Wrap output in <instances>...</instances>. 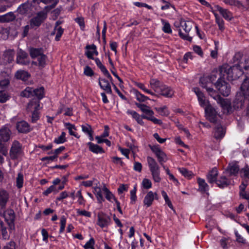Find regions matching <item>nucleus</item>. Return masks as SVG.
Returning a JSON list of instances; mask_svg holds the SVG:
<instances>
[{"label": "nucleus", "instance_id": "f257e3e1", "mask_svg": "<svg viewBox=\"0 0 249 249\" xmlns=\"http://www.w3.org/2000/svg\"><path fill=\"white\" fill-rule=\"evenodd\" d=\"M200 82L201 87L205 89L209 94L217 101V103L220 105L225 111L229 112L231 111V102L228 99H223L217 94L216 91L212 87V83L208 78H201Z\"/></svg>", "mask_w": 249, "mask_h": 249}, {"label": "nucleus", "instance_id": "f03ea898", "mask_svg": "<svg viewBox=\"0 0 249 249\" xmlns=\"http://www.w3.org/2000/svg\"><path fill=\"white\" fill-rule=\"evenodd\" d=\"M147 161L153 180L155 182H160L161 181L160 167L157 162L151 157L147 158Z\"/></svg>", "mask_w": 249, "mask_h": 249}, {"label": "nucleus", "instance_id": "7ed1b4c3", "mask_svg": "<svg viewBox=\"0 0 249 249\" xmlns=\"http://www.w3.org/2000/svg\"><path fill=\"white\" fill-rule=\"evenodd\" d=\"M241 68V66L240 65H234L231 67L229 66L224 67V71L227 75V78L231 81L238 78L243 73Z\"/></svg>", "mask_w": 249, "mask_h": 249}, {"label": "nucleus", "instance_id": "20e7f679", "mask_svg": "<svg viewBox=\"0 0 249 249\" xmlns=\"http://www.w3.org/2000/svg\"><path fill=\"white\" fill-rule=\"evenodd\" d=\"M180 27L185 31V33H182L181 29H179V36L184 40L191 41L192 40V37L189 36L188 33L193 27V22L192 21L181 20L180 22Z\"/></svg>", "mask_w": 249, "mask_h": 249}, {"label": "nucleus", "instance_id": "39448f33", "mask_svg": "<svg viewBox=\"0 0 249 249\" xmlns=\"http://www.w3.org/2000/svg\"><path fill=\"white\" fill-rule=\"evenodd\" d=\"M23 154L22 144L18 141L13 142L10 148L9 154L12 160L17 159Z\"/></svg>", "mask_w": 249, "mask_h": 249}, {"label": "nucleus", "instance_id": "423d86ee", "mask_svg": "<svg viewBox=\"0 0 249 249\" xmlns=\"http://www.w3.org/2000/svg\"><path fill=\"white\" fill-rule=\"evenodd\" d=\"M150 147L152 151L156 156L160 164L161 165H163L168 160L166 154L161 149L158 145L150 146Z\"/></svg>", "mask_w": 249, "mask_h": 249}, {"label": "nucleus", "instance_id": "0eeeda50", "mask_svg": "<svg viewBox=\"0 0 249 249\" xmlns=\"http://www.w3.org/2000/svg\"><path fill=\"white\" fill-rule=\"evenodd\" d=\"M215 86L219 92L224 96H228L231 92L230 85L221 79H218Z\"/></svg>", "mask_w": 249, "mask_h": 249}, {"label": "nucleus", "instance_id": "6e6552de", "mask_svg": "<svg viewBox=\"0 0 249 249\" xmlns=\"http://www.w3.org/2000/svg\"><path fill=\"white\" fill-rule=\"evenodd\" d=\"M46 18V14L43 12H40L37 15L30 20V24L31 28L39 27Z\"/></svg>", "mask_w": 249, "mask_h": 249}, {"label": "nucleus", "instance_id": "1a4fd4ad", "mask_svg": "<svg viewBox=\"0 0 249 249\" xmlns=\"http://www.w3.org/2000/svg\"><path fill=\"white\" fill-rule=\"evenodd\" d=\"M155 199H158V194L151 191L148 192L143 198V205L147 208L150 207Z\"/></svg>", "mask_w": 249, "mask_h": 249}, {"label": "nucleus", "instance_id": "9d476101", "mask_svg": "<svg viewBox=\"0 0 249 249\" xmlns=\"http://www.w3.org/2000/svg\"><path fill=\"white\" fill-rule=\"evenodd\" d=\"M97 224L102 228L107 227L111 223V218L105 213H101L97 216Z\"/></svg>", "mask_w": 249, "mask_h": 249}, {"label": "nucleus", "instance_id": "9b49d317", "mask_svg": "<svg viewBox=\"0 0 249 249\" xmlns=\"http://www.w3.org/2000/svg\"><path fill=\"white\" fill-rule=\"evenodd\" d=\"M136 106L139 107L141 110L145 115H142V117L148 120V117L151 118L154 115V111L151 109L150 107L146 105L136 103Z\"/></svg>", "mask_w": 249, "mask_h": 249}, {"label": "nucleus", "instance_id": "f8f14e48", "mask_svg": "<svg viewBox=\"0 0 249 249\" xmlns=\"http://www.w3.org/2000/svg\"><path fill=\"white\" fill-rule=\"evenodd\" d=\"M9 198V193L5 190L0 188V214L5 209Z\"/></svg>", "mask_w": 249, "mask_h": 249}, {"label": "nucleus", "instance_id": "ddd939ff", "mask_svg": "<svg viewBox=\"0 0 249 249\" xmlns=\"http://www.w3.org/2000/svg\"><path fill=\"white\" fill-rule=\"evenodd\" d=\"M205 115L207 119L211 122L214 123L216 121L217 112L216 110L210 104L204 108Z\"/></svg>", "mask_w": 249, "mask_h": 249}, {"label": "nucleus", "instance_id": "4468645a", "mask_svg": "<svg viewBox=\"0 0 249 249\" xmlns=\"http://www.w3.org/2000/svg\"><path fill=\"white\" fill-rule=\"evenodd\" d=\"M197 96L199 105L204 108L210 105L209 101L205 99L203 93L197 88H194L193 89Z\"/></svg>", "mask_w": 249, "mask_h": 249}, {"label": "nucleus", "instance_id": "2eb2a0df", "mask_svg": "<svg viewBox=\"0 0 249 249\" xmlns=\"http://www.w3.org/2000/svg\"><path fill=\"white\" fill-rule=\"evenodd\" d=\"M28 54L24 51L20 49L18 53L16 62L18 64L23 65H27L29 64V61L27 59Z\"/></svg>", "mask_w": 249, "mask_h": 249}, {"label": "nucleus", "instance_id": "dca6fc26", "mask_svg": "<svg viewBox=\"0 0 249 249\" xmlns=\"http://www.w3.org/2000/svg\"><path fill=\"white\" fill-rule=\"evenodd\" d=\"M32 8V4L29 2H27L21 4L18 7L17 11L21 15H28V16H29L31 14Z\"/></svg>", "mask_w": 249, "mask_h": 249}, {"label": "nucleus", "instance_id": "f3484780", "mask_svg": "<svg viewBox=\"0 0 249 249\" xmlns=\"http://www.w3.org/2000/svg\"><path fill=\"white\" fill-rule=\"evenodd\" d=\"M158 93L166 98H171L174 94V91L171 87L163 85Z\"/></svg>", "mask_w": 249, "mask_h": 249}, {"label": "nucleus", "instance_id": "a211bd4d", "mask_svg": "<svg viewBox=\"0 0 249 249\" xmlns=\"http://www.w3.org/2000/svg\"><path fill=\"white\" fill-rule=\"evenodd\" d=\"M11 135V131L6 125L2 126L0 129V139H2L3 142H8L10 139Z\"/></svg>", "mask_w": 249, "mask_h": 249}, {"label": "nucleus", "instance_id": "6ab92c4d", "mask_svg": "<svg viewBox=\"0 0 249 249\" xmlns=\"http://www.w3.org/2000/svg\"><path fill=\"white\" fill-rule=\"evenodd\" d=\"M227 175L224 173L218 179L216 180L215 182L219 187L223 188L231 184V180L226 177Z\"/></svg>", "mask_w": 249, "mask_h": 249}, {"label": "nucleus", "instance_id": "aec40b11", "mask_svg": "<svg viewBox=\"0 0 249 249\" xmlns=\"http://www.w3.org/2000/svg\"><path fill=\"white\" fill-rule=\"evenodd\" d=\"M239 171V168L237 163L232 162L229 164L228 169L224 172L225 174L236 176Z\"/></svg>", "mask_w": 249, "mask_h": 249}, {"label": "nucleus", "instance_id": "412c9836", "mask_svg": "<svg viewBox=\"0 0 249 249\" xmlns=\"http://www.w3.org/2000/svg\"><path fill=\"white\" fill-rule=\"evenodd\" d=\"M99 84L100 88L105 90L107 93L112 94L111 86L108 80L105 79L99 78Z\"/></svg>", "mask_w": 249, "mask_h": 249}, {"label": "nucleus", "instance_id": "4be33fe9", "mask_svg": "<svg viewBox=\"0 0 249 249\" xmlns=\"http://www.w3.org/2000/svg\"><path fill=\"white\" fill-rule=\"evenodd\" d=\"M215 7L226 20H231L233 18L232 13L228 9H224L218 5Z\"/></svg>", "mask_w": 249, "mask_h": 249}, {"label": "nucleus", "instance_id": "5701e85b", "mask_svg": "<svg viewBox=\"0 0 249 249\" xmlns=\"http://www.w3.org/2000/svg\"><path fill=\"white\" fill-rule=\"evenodd\" d=\"M93 193L95 195L97 201L99 203L101 204L105 201V199L103 196V186L102 187L95 186L93 188Z\"/></svg>", "mask_w": 249, "mask_h": 249}, {"label": "nucleus", "instance_id": "b1692460", "mask_svg": "<svg viewBox=\"0 0 249 249\" xmlns=\"http://www.w3.org/2000/svg\"><path fill=\"white\" fill-rule=\"evenodd\" d=\"M86 49L87 50L86 52V54L87 56L89 59H93V55H97L98 54V53L96 50V47L94 44L87 45L86 46Z\"/></svg>", "mask_w": 249, "mask_h": 249}, {"label": "nucleus", "instance_id": "393cba45", "mask_svg": "<svg viewBox=\"0 0 249 249\" xmlns=\"http://www.w3.org/2000/svg\"><path fill=\"white\" fill-rule=\"evenodd\" d=\"M94 60L97 66L101 70V71L111 82L112 81V78L111 76L106 67L102 64L100 59L98 58H96L94 59Z\"/></svg>", "mask_w": 249, "mask_h": 249}, {"label": "nucleus", "instance_id": "a878e982", "mask_svg": "<svg viewBox=\"0 0 249 249\" xmlns=\"http://www.w3.org/2000/svg\"><path fill=\"white\" fill-rule=\"evenodd\" d=\"M39 102L37 100H33L30 101L27 106V110L29 112H33L40 109Z\"/></svg>", "mask_w": 249, "mask_h": 249}, {"label": "nucleus", "instance_id": "bb28decb", "mask_svg": "<svg viewBox=\"0 0 249 249\" xmlns=\"http://www.w3.org/2000/svg\"><path fill=\"white\" fill-rule=\"evenodd\" d=\"M17 128L19 132L22 133L28 132L30 129L28 124L24 121L19 122L17 123Z\"/></svg>", "mask_w": 249, "mask_h": 249}, {"label": "nucleus", "instance_id": "cd10ccee", "mask_svg": "<svg viewBox=\"0 0 249 249\" xmlns=\"http://www.w3.org/2000/svg\"><path fill=\"white\" fill-rule=\"evenodd\" d=\"M218 175V171L216 168H213L208 174L207 177L209 183H212L216 181L217 176Z\"/></svg>", "mask_w": 249, "mask_h": 249}, {"label": "nucleus", "instance_id": "c85d7f7f", "mask_svg": "<svg viewBox=\"0 0 249 249\" xmlns=\"http://www.w3.org/2000/svg\"><path fill=\"white\" fill-rule=\"evenodd\" d=\"M36 59L37 63L36 62L33 61L32 62L33 64L37 65L40 68H43L46 66L47 61V57L44 53Z\"/></svg>", "mask_w": 249, "mask_h": 249}, {"label": "nucleus", "instance_id": "c756f323", "mask_svg": "<svg viewBox=\"0 0 249 249\" xmlns=\"http://www.w3.org/2000/svg\"><path fill=\"white\" fill-rule=\"evenodd\" d=\"M126 113L128 115H130L139 124L142 125H144V122L142 121L143 118L142 117V116H140V115L137 112L132 110H128Z\"/></svg>", "mask_w": 249, "mask_h": 249}, {"label": "nucleus", "instance_id": "7c9ffc66", "mask_svg": "<svg viewBox=\"0 0 249 249\" xmlns=\"http://www.w3.org/2000/svg\"><path fill=\"white\" fill-rule=\"evenodd\" d=\"M103 194L109 202L113 203L116 198L111 191L105 185H103Z\"/></svg>", "mask_w": 249, "mask_h": 249}, {"label": "nucleus", "instance_id": "2f4dec72", "mask_svg": "<svg viewBox=\"0 0 249 249\" xmlns=\"http://www.w3.org/2000/svg\"><path fill=\"white\" fill-rule=\"evenodd\" d=\"M16 18L12 12H9L5 15L0 16V22H9L14 20Z\"/></svg>", "mask_w": 249, "mask_h": 249}, {"label": "nucleus", "instance_id": "473e14b6", "mask_svg": "<svg viewBox=\"0 0 249 249\" xmlns=\"http://www.w3.org/2000/svg\"><path fill=\"white\" fill-rule=\"evenodd\" d=\"M60 22L59 21H56L55 23V27L54 29L53 32V34H56L55 39L56 41H59L60 38L63 33V29L61 27L59 26Z\"/></svg>", "mask_w": 249, "mask_h": 249}, {"label": "nucleus", "instance_id": "72a5a7b5", "mask_svg": "<svg viewBox=\"0 0 249 249\" xmlns=\"http://www.w3.org/2000/svg\"><path fill=\"white\" fill-rule=\"evenodd\" d=\"M15 53L12 50L6 51L3 53V59L8 63H11L14 60Z\"/></svg>", "mask_w": 249, "mask_h": 249}, {"label": "nucleus", "instance_id": "f704fd0d", "mask_svg": "<svg viewBox=\"0 0 249 249\" xmlns=\"http://www.w3.org/2000/svg\"><path fill=\"white\" fill-rule=\"evenodd\" d=\"M197 182L199 185V190L202 193L206 192L209 189V186L204 179L197 178Z\"/></svg>", "mask_w": 249, "mask_h": 249}, {"label": "nucleus", "instance_id": "c9c22d12", "mask_svg": "<svg viewBox=\"0 0 249 249\" xmlns=\"http://www.w3.org/2000/svg\"><path fill=\"white\" fill-rule=\"evenodd\" d=\"M30 75L28 72L23 70L18 71L15 73V77L17 79H21L23 81L27 80Z\"/></svg>", "mask_w": 249, "mask_h": 249}, {"label": "nucleus", "instance_id": "e433bc0d", "mask_svg": "<svg viewBox=\"0 0 249 249\" xmlns=\"http://www.w3.org/2000/svg\"><path fill=\"white\" fill-rule=\"evenodd\" d=\"M89 146V150L94 153H104V150L102 147L97 144H95L91 142L88 143Z\"/></svg>", "mask_w": 249, "mask_h": 249}, {"label": "nucleus", "instance_id": "4c0bfd02", "mask_svg": "<svg viewBox=\"0 0 249 249\" xmlns=\"http://www.w3.org/2000/svg\"><path fill=\"white\" fill-rule=\"evenodd\" d=\"M150 84L151 88L157 93L159 92L161 86H163L159 80L154 79L150 80Z\"/></svg>", "mask_w": 249, "mask_h": 249}, {"label": "nucleus", "instance_id": "58836bf2", "mask_svg": "<svg viewBox=\"0 0 249 249\" xmlns=\"http://www.w3.org/2000/svg\"><path fill=\"white\" fill-rule=\"evenodd\" d=\"M43 54L41 49L31 48L30 49V54L32 58H37Z\"/></svg>", "mask_w": 249, "mask_h": 249}, {"label": "nucleus", "instance_id": "ea45409f", "mask_svg": "<svg viewBox=\"0 0 249 249\" xmlns=\"http://www.w3.org/2000/svg\"><path fill=\"white\" fill-rule=\"evenodd\" d=\"M225 135V130L223 127L218 125L215 128L214 132V137L216 139L222 138Z\"/></svg>", "mask_w": 249, "mask_h": 249}, {"label": "nucleus", "instance_id": "a19ab883", "mask_svg": "<svg viewBox=\"0 0 249 249\" xmlns=\"http://www.w3.org/2000/svg\"><path fill=\"white\" fill-rule=\"evenodd\" d=\"M156 110L159 113L160 115L164 116H168L170 111L168 109V107L166 106H163L155 108Z\"/></svg>", "mask_w": 249, "mask_h": 249}, {"label": "nucleus", "instance_id": "79ce46f5", "mask_svg": "<svg viewBox=\"0 0 249 249\" xmlns=\"http://www.w3.org/2000/svg\"><path fill=\"white\" fill-rule=\"evenodd\" d=\"M64 125L66 127V128L69 130L70 135L73 136L76 138H78L77 134L74 132V130H75L76 129L74 125L69 123H66L64 124Z\"/></svg>", "mask_w": 249, "mask_h": 249}, {"label": "nucleus", "instance_id": "37998d69", "mask_svg": "<svg viewBox=\"0 0 249 249\" xmlns=\"http://www.w3.org/2000/svg\"><path fill=\"white\" fill-rule=\"evenodd\" d=\"M21 96L29 98L34 96V89L30 87L26 88L21 93Z\"/></svg>", "mask_w": 249, "mask_h": 249}, {"label": "nucleus", "instance_id": "c03bdc74", "mask_svg": "<svg viewBox=\"0 0 249 249\" xmlns=\"http://www.w3.org/2000/svg\"><path fill=\"white\" fill-rule=\"evenodd\" d=\"M161 23L162 24V31L167 34L172 33V29L169 23L163 19H161Z\"/></svg>", "mask_w": 249, "mask_h": 249}, {"label": "nucleus", "instance_id": "a18cd8bd", "mask_svg": "<svg viewBox=\"0 0 249 249\" xmlns=\"http://www.w3.org/2000/svg\"><path fill=\"white\" fill-rule=\"evenodd\" d=\"M134 93L136 97V98L139 102H143L146 101L147 100L149 99V98L148 97L142 94L141 93H140L139 91L137 90H135Z\"/></svg>", "mask_w": 249, "mask_h": 249}, {"label": "nucleus", "instance_id": "49530a36", "mask_svg": "<svg viewBox=\"0 0 249 249\" xmlns=\"http://www.w3.org/2000/svg\"><path fill=\"white\" fill-rule=\"evenodd\" d=\"M223 1L225 4L231 6H235L238 7L243 6L242 3L238 0H223Z\"/></svg>", "mask_w": 249, "mask_h": 249}, {"label": "nucleus", "instance_id": "de8ad7c7", "mask_svg": "<svg viewBox=\"0 0 249 249\" xmlns=\"http://www.w3.org/2000/svg\"><path fill=\"white\" fill-rule=\"evenodd\" d=\"M178 171L183 176L188 178H190L193 176V173L186 168H179Z\"/></svg>", "mask_w": 249, "mask_h": 249}, {"label": "nucleus", "instance_id": "09e8293b", "mask_svg": "<svg viewBox=\"0 0 249 249\" xmlns=\"http://www.w3.org/2000/svg\"><path fill=\"white\" fill-rule=\"evenodd\" d=\"M34 96H36L38 99H42L44 96V88L40 87L39 89H34Z\"/></svg>", "mask_w": 249, "mask_h": 249}, {"label": "nucleus", "instance_id": "8fccbe9b", "mask_svg": "<svg viewBox=\"0 0 249 249\" xmlns=\"http://www.w3.org/2000/svg\"><path fill=\"white\" fill-rule=\"evenodd\" d=\"M136 85L139 88L142 90L144 92L149 94L152 96H156V94L154 92H152L150 90L147 89L143 84L141 83H137Z\"/></svg>", "mask_w": 249, "mask_h": 249}, {"label": "nucleus", "instance_id": "3c124183", "mask_svg": "<svg viewBox=\"0 0 249 249\" xmlns=\"http://www.w3.org/2000/svg\"><path fill=\"white\" fill-rule=\"evenodd\" d=\"M66 133L64 132L61 133L60 136L54 140V142L57 144L63 143L66 141Z\"/></svg>", "mask_w": 249, "mask_h": 249}, {"label": "nucleus", "instance_id": "603ef678", "mask_svg": "<svg viewBox=\"0 0 249 249\" xmlns=\"http://www.w3.org/2000/svg\"><path fill=\"white\" fill-rule=\"evenodd\" d=\"M17 186L20 188L23 186V176L21 173H18L16 179Z\"/></svg>", "mask_w": 249, "mask_h": 249}, {"label": "nucleus", "instance_id": "864d4df0", "mask_svg": "<svg viewBox=\"0 0 249 249\" xmlns=\"http://www.w3.org/2000/svg\"><path fill=\"white\" fill-rule=\"evenodd\" d=\"M9 94L4 91H0V102L5 103L9 99Z\"/></svg>", "mask_w": 249, "mask_h": 249}, {"label": "nucleus", "instance_id": "5fc2aeb1", "mask_svg": "<svg viewBox=\"0 0 249 249\" xmlns=\"http://www.w3.org/2000/svg\"><path fill=\"white\" fill-rule=\"evenodd\" d=\"M142 185L144 189H149L152 187V182L149 179L145 178L143 179Z\"/></svg>", "mask_w": 249, "mask_h": 249}, {"label": "nucleus", "instance_id": "6e6d98bb", "mask_svg": "<svg viewBox=\"0 0 249 249\" xmlns=\"http://www.w3.org/2000/svg\"><path fill=\"white\" fill-rule=\"evenodd\" d=\"M66 224V217L64 215L61 216L60 217V228L59 230V232L62 233L64 232L65 228V226Z\"/></svg>", "mask_w": 249, "mask_h": 249}, {"label": "nucleus", "instance_id": "4d7b16f0", "mask_svg": "<svg viewBox=\"0 0 249 249\" xmlns=\"http://www.w3.org/2000/svg\"><path fill=\"white\" fill-rule=\"evenodd\" d=\"M81 128L82 131L87 135L89 134L91 132H93L91 126L87 124H82L81 125Z\"/></svg>", "mask_w": 249, "mask_h": 249}, {"label": "nucleus", "instance_id": "13d9d810", "mask_svg": "<svg viewBox=\"0 0 249 249\" xmlns=\"http://www.w3.org/2000/svg\"><path fill=\"white\" fill-rule=\"evenodd\" d=\"M3 142H3L2 140L0 139V153H1L3 155L6 156L8 154V150L5 146Z\"/></svg>", "mask_w": 249, "mask_h": 249}, {"label": "nucleus", "instance_id": "bf43d9fd", "mask_svg": "<svg viewBox=\"0 0 249 249\" xmlns=\"http://www.w3.org/2000/svg\"><path fill=\"white\" fill-rule=\"evenodd\" d=\"M53 192L56 193L58 192V190H56V188L54 185H51L43 192V194L45 196H48L49 194Z\"/></svg>", "mask_w": 249, "mask_h": 249}, {"label": "nucleus", "instance_id": "052dcab7", "mask_svg": "<svg viewBox=\"0 0 249 249\" xmlns=\"http://www.w3.org/2000/svg\"><path fill=\"white\" fill-rule=\"evenodd\" d=\"M130 199L131 203H134L137 199L136 193V187H134V188L130 191Z\"/></svg>", "mask_w": 249, "mask_h": 249}, {"label": "nucleus", "instance_id": "680f3d73", "mask_svg": "<svg viewBox=\"0 0 249 249\" xmlns=\"http://www.w3.org/2000/svg\"><path fill=\"white\" fill-rule=\"evenodd\" d=\"M31 121L32 123H36L39 118L38 110L32 112Z\"/></svg>", "mask_w": 249, "mask_h": 249}, {"label": "nucleus", "instance_id": "e2e57ef3", "mask_svg": "<svg viewBox=\"0 0 249 249\" xmlns=\"http://www.w3.org/2000/svg\"><path fill=\"white\" fill-rule=\"evenodd\" d=\"M0 230L1 231V233L3 237L6 239L8 238V236L7 234V232L6 230V228L4 226L3 223L2 222H0Z\"/></svg>", "mask_w": 249, "mask_h": 249}, {"label": "nucleus", "instance_id": "0e129e2a", "mask_svg": "<svg viewBox=\"0 0 249 249\" xmlns=\"http://www.w3.org/2000/svg\"><path fill=\"white\" fill-rule=\"evenodd\" d=\"M76 196L78 197V202L80 205H84L85 204V200L83 197L80 190L77 192Z\"/></svg>", "mask_w": 249, "mask_h": 249}, {"label": "nucleus", "instance_id": "69168bd1", "mask_svg": "<svg viewBox=\"0 0 249 249\" xmlns=\"http://www.w3.org/2000/svg\"><path fill=\"white\" fill-rule=\"evenodd\" d=\"M9 84V80L8 79H4L0 81V89H6Z\"/></svg>", "mask_w": 249, "mask_h": 249}, {"label": "nucleus", "instance_id": "338daca9", "mask_svg": "<svg viewBox=\"0 0 249 249\" xmlns=\"http://www.w3.org/2000/svg\"><path fill=\"white\" fill-rule=\"evenodd\" d=\"M75 21L79 24L81 29L83 30L85 28L84 18L82 17H78L75 19Z\"/></svg>", "mask_w": 249, "mask_h": 249}, {"label": "nucleus", "instance_id": "774afa93", "mask_svg": "<svg viewBox=\"0 0 249 249\" xmlns=\"http://www.w3.org/2000/svg\"><path fill=\"white\" fill-rule=\"evenodd\" d=\"M95 244V242L94 239L93 238H91L89 241H88L86 244L84 245V248L85 249H90L93 247Z\"/></svg>", "mask_w": 249, "mask_h": 249}]
</instances>
